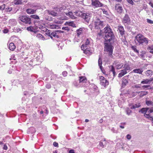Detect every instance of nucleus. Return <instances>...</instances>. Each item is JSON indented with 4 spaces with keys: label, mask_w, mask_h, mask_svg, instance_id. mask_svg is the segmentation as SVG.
I'll list each match as a JSON object with an SVG mask.
<instances>
[{
    "label": "nucleus",
    "mask_w": 153,
    "mask_h": 153,
    "mask_svg": "<svg viewBox=\"0 0 153 153\" xmlns=\"http://www.w3.org/2000/svg\"><path fill=\"white\" fill-rule=\"evenodd\" d=\"M149 40L140 34H138L135 37V42L137 45H147Z\"/></svg>",
    "instance_id": "obj_1"
},
{
    "label": "nucleus",
    "mask_w": 153,
    "mask_h": 153,
    "mask_svg": "<svg viewBox=\"0 0 153 153\" xmlns=\"http://www.w3.org/2000/svg\"><path fill=\"white\" fill-rule=\"evenodd\" d=\"M105 45L104 51L108 52V55L111 57H112L113 56L112 46L111 45H109L108 42H104Z\"/></svg>",
    "instance_id": "obj_2"
},
{
    "label": "nucleus",
    "mask_w": 153,
    "mask_h": 153,
    "mask_svg": "<svg viewBox=\"0 0 153 153\" xmlns=\"http://www.w3.org/2000/svg\"><path fill=\"white\" fill-rule=\"evenodd\" d=\"M115 38L113 33H110L105 34L104 38L105 40L104 42H109L113 40Z\"/></svg>",
    "instance_id": "obj_3"
},
{
    "label": "nucleus",
    "mask_w": 153,
    "mask_h": 153,
    "mask_svg": "<svg viewBox=\"0 0 153 153\" xmlns=\"http://www.w3.org/2000/svg\"><path fill=\"white\" fill-rule=\"evenodd\" d=\"M95 28L96 29H100L103 27V22L101 21L99 18H97L94 22Z\"/></svg>",
    "instance_id": "obj_4"
},
{
    "label": "nucleus",
    "mask_w": 153,
    "mask_h": 153,
    "mask_svg": "<svg viewBox=\"0 0 153 153\" xmlns=\"http://www.w3.org/2000/svg\"><path fill=\"white\" fill-rule=\"evenodd\" d=\"M99 80L100 84L104 88H106V86L109 85L108 81L104 77L102 76H100Z\"/></svg>",
    "instance_id": "obj_5"
},
{
    "label": "nucleus",
    "mask_w": 153,
    "mask_h": 153,
    "mask_svg": "<svg viewBox=\"0 0 153 153\" xmlns=\"http://www.w3.org/2000/svg\"><path fill=\"white\" fill-rule=\"evenodd\" d=\"M19 20L23 22L28 24H30V19L25 16H20L19 17Z\"/></svg>",
    "instance_id": "obj_6"
},
{
    "label": "nucleus",
    "mask_w": 153,
    "mask_h": 153,
    "mask_svg": "<svg viewBox=\"0 0 153 153\" xmlns=\"http://www.w3.org/2000/svg\"><path fill=\"white\" fill-rule=\"evenodd\" d=\"M91 17V14L87 13H83L82 16V18L87 22H89Z\"/></svg>",
    "instance_id": "obj_7"
},
{
    "label": "nucleus",
    "mask_w": 153,
    "mask_h": 153,
    "mask_svg": "<svg viewBox=\"0 0 153 153\" xmlns=\"http://www.w3.org/2000/svg\"><path fill=\"white\" fill-rule=\"evenodd\" d=\"M92 41L91 38L87 39L86 40L84 44H82L81 47L82 50L85 49V47H88V46L90 45V43Z\"/></svg>",
    "instance_id": "obj_8"
},
{
    "label": "nucleus",
    "mask_w": 153,
    "mask_h": 153,
    "mask_svg": "<svg viewBox=\"0 0 153 153\" xmlns=\"http://www.w3.org/2000/svg\"><path fill=\"white\" fill-rule=\"evenodd\" d=\"M130 21L128 15L126 14L123 18L122 22L125 25H126L130 23Z\"/></svg>",
    "instance_id": "obj_9"
},
{
    "label": "nucleus",
    "mask_w": 153,
    "mask_h": 153,
    "mask_svg": "<svg viewBox=\"0 0 153 153\" xmlns=\"http://www.w3.org/2000/svg\"><path fill=\"white\" fill-rule=\"evenodd\" d=\"M92 4L96 7H102L103 4L98 0H91Z\"/></svg>",
    "instance_id": "obj_10"
},
{
    "label": "nucleus",
    "mask_w": 153,
    "mask_h": 153,
    "mask_svg": "<svg viewBox=\"0 0 153 153\" xmlns=\"http://www.w3.org/2000/svg\"><path fill=\"white\" fill-rule=\"evenodd\" d=\"M115 9L117 12L120 14L122 13L123 11V9L121 5L118 4H116Z\"/></svg>",
    "instance_id": "obj_11"
},
{
    "label": "nucleus",
    "mask_w": 153,
    "mask_h": 153,
    "mask_svg": "<svg viewBox=\"0 0 153 153\" xmlns=\"http://www.w3.org/2000/svg\"><path fill=\"white\" fill-rule=\"evenodd\" d=\"M37 28L36 27H32L31 26L27 27V30L29 31L34 33V34L38 33V30H37Z\"/></svg>",
    "instance_id": "obj_12"
},
{
    "label": "nucleus",
    "mask_w": 153,
    "mask_h": 153,
    "mask_svg": "<svg viewBox=\"0 0 153 153\" xmlns=\"http://www.w3.org/2000/svg\"><path fill=\"white\" fill-rule=\"evenodd\" d=\"M34 56L36 57V60L38 61L41 62L42 61V55L39 52H38V53L36 54Z\"/></svg>",
    "instance_id": "obj_13"
},
{
    "label": "nucleus",
    "mask_w": 153,
    "mask_h": 153,
    "mask_svg": "<svg viewBox=\"0 0 153 153\" xmlns=\"http://www.w3.org/2000/svg\"><path fill=\"white\" fill-rule=\"evenodd\" d=\"M147 52L145 51H142L140 52L139 56L140 58L143 60H145L146 57V55Z\"/></svg>",
    "instance_id": "obj_14"
},
{
    "label": "nucleus",
    "mask_w": 153,
    "mask_h": 153,
    "mask_svg": "<svg viewBox=\"0 0 153 153\" xmlns=\"http://www.w3.org/2000/svg\"><path fill=\"white\" fill-rule=\"evenodd\" d=\"M33 35L39 40H44L45 39L44 37L41 34L36 33L35 34H33Z\"/></svg>",
    "instance_id": "obj_15"
},
{
    "label": "nucleus",
    "mask_w": 153,
    "mask_h": 153,
    "mask_svg": "<svg viewBox=\"0 0 153 153\" xmlns=\"http://www.w3.org/2000/svg\"><path fill=\"white\" fill-rule=\"evenodd\" d=\"M118 27L120 34L121 36H123L125 34V30L123 27L122 25H119Z\"/></svg>",
    "instance_id": "obj_16"
},
{
    "label": "nucleus",
    "mask_w": 153,
    "mask_h": 153,
    "mask_svg": "<svg viewBox=\"0 0 153 153\" xmlns=\"http://www.w3.org/2000/svg\"><path fill=\"white\" fill-rule=\"evenodd\" d=\"M104 31L103 33L105 34L107 33H113L110 26H108L105 27L104 28Z\"/></svg>",
    "instance_id": "obj_17"
},
{
    "label": "nucleus",
    "mask_w": 153,
    "mask_h": 153,
    "mask_svg": "<svg viewBox=\"0 0 153 153\" xmlns=\"http://www.w3.org/2000/svg\"><path fill=\"white\" fill-rule=\"evenodd\" d=\"M153 80V78H151L150 79H143V80L142 81L141 83L143 84H147L150 82H151Z\"/></svg>",
    "instance_id": "obj_18"
},
{
    "label": "nucleus",
    "mask_w": 153,
    "mask_h": 153,
    "mask_svg": "<svg viewBox=\"0 0 153 153\" xmlns=\"http://www.w3.org/2000/svg\"><path fill=\"white\" fill-rule=\"evenodd\" d=\"M143 71V70L142 68L134 69L133 71V72L134 73L141 74H142Z\"/></svg>",
    "instance_id": "obj_19"
},
{
    "label": "nucleus",
    "mask_w": 153,
    "mask_h": 153,
    "mask_svg": "<svg viewBox=\"0 0 153 153\" xmlns=\"http://www.w3.org/2000/svg\"><path fill=\"white\" fill-rule=\"evenodd\" d=\"M114 64L116 68L117 69H120L123 66V63H121L119 62H114Z\"/></svg>",
    "instance_id": "obj_20"
},
{
    "label": "nucleus",
    "mask_w": 153,
    "mask_h": 153,
    "mask_svg": "<svg viewBox=\"0 0 153 153\" xmlns=\"http://www.w3.org/2000/svg\"><path fill=\"white\" fill-rule=\"evenodd\" d=\"M122 86L123 88L128 84V82L126 79L124 77L122 78Z\"/></svg>",
    "instance_id": "obj_21"
},
{
    "label": "nucleus",
    "mask_w": 153,
    "mask_h": 153,
    "mask_svg": "<svg viewBox=\"0 0 153 153\" xmlns=\"http://www.w3.org/2000/svg\"><path fill=\"white\" fill-rule=\"evenodd\" d=\"M23 0H13V3L15 5H21L23 3Z\"/></svg>",
    "instance_id": "obj_22"
},
{
    "label": "nucleus",
    "mask_w": 153,
    "mask_h": 153,
    "mask_svg": "<svg viewBox=\"0 0 153 153\" xmlns=\"http://www.w3.org/2000/svg\"><path fill=\"white\" fill-rule=\"evenodd\" d=\"M127 73V71L125 70H122L118 74V77H121Z\"/></svg>",
    "instance_id": "obj_23"
},
{
    "label": "nucleus",
    "mask_w": 153,
    "mask_h": 153,
    "mask_svg": "<svg viewBox=\"0 0 153 153\" xmlns=\"http://www.w3.org/2000/svg\"><path fill=\"white\" fill-rule=\"evenodd\" d=\"M79 83L85 82L87 80L85 76H80L79 77Z\"/></svg>",
    "instance_id": "obj_24"
},
{
    "label": "nucleus",
    "mask_w": 153,
    "mask_h": 153,
    "mask_svg": "<svg viewBox=\"0 0 153 153\" xmlns=\"http://www.w3.org/2000/svg\"><path fill=\"white\" fill-rule=\"evenodd\" d=\"M145 74L147 76H150L153 75V71L151 70H148L145 72Z\"/></svg>",
    "instance_id": "obj_25"
},
{
    "label": "nucleus",
    "mask_w": 153,
    "mask_h": 153,
    "mask_svg": "<svg viewBox=\"0 0 153 153\" xmlns=\"http://www.w3.org/2000/svg\"><path fill=\"white\" fill-rule=\"evenodd\" d=\"M15 46L13 42L10 43L9 45V49L11 51H13L15 48Z\"/></svg>",
    "instance_id": "obj_26"
},
{
    "label": "nucleus",
    "mask_w": 153,
    "mask_h": 153,
    "mask_svg": "<svg viewBox=\"0 0 153 153\" xmlns=\"http://www.w3.org/2000/svg\"><path fill=\"white\" fill-rule=\"evenodd\" d=\"M147 50L149 52L153 54V45H149L147 48Z\"/></svg>",
    "instance_id": "obj_27"
},
{
    "label": "nucleus",
    "mask_w": 153,
    "mask_h": 153,
    "mask_svg": "<svg viewBox=\"0 0 153 153\" xmlns=\"http://www.w3.org/2000/svg\"><path fill=\"white\" fill-rule=\"evenodd\" d=\"M50 28L52 29H57L59 28V25L56 24L55 23H53L50 25Z\"/></svg>",
    "instance_id": "obj_28"
},
{
    "label": "nucleus",
    "mask_w": 153,
    "mask_h": 153,
    "mask_svg": "<svg viewBox=\"0 0 153 153\" xmlns=\"http://www.w3.org/2000/svg\"><path fill=\"white\" fill-rule=\"evenodd\" d=\"M9 23L11 25L14 26L16 24V21L15 19H11L9 21Z\"/></svg>",
    "instance_id": "obj_29"
},
{
    "label": "nucleus",
    "mask_w": 153,
    "mask_h": 153,
    "mask_svg": "<svg viewBox=\"0 0 153 153\" xmlns=\"http://www.w3.org/2000/svg\"><path fill=\"white\" fill-rule=\"evenodd\" d=\"M144 116L147 119L151 121H153V117L151 116L149 114H144Z\"/></svg>",
    "instance_id": "obj_30"
},
{
    "label": "nucleus",
    "mask_w": 153,
    "mask_h": 153,
    "mask_svg": "<svg viewBox=\"0 0 153 153\" xmlns=\"http://www.w3.org/2000/svg\"><path fill=\"white\" fill-rule=\"evenodd\" d=\"M74 13V15H75L76 16H80L82 17V15L83 13H82L80 11L78 10Z\"/></svg>",
    "instance_id": "obj_31"
},
{
    "label": "nucleus",
    "mask_w": 153,
    "mask_h": 153,
    "mask_svg": "<svg viewBox=\"0 0 153 153\" xmlns=\"http://www.w3.org/2000/svg\"><path fill=\"white\" fill-rule=\"evenodd\" d=\"M36 10L31 9H28L27 10L26 12L28 14H33L35 13Z\"/></svg>",
    "instance_id": "obj_32"
},
{
    "label": "nucleus",
    "mask_w": 153,
    "mask_h": 153,
    "mask_svg": "<svg viewBox=\"0 0 153 153\" xmlns=\"http://www.w3.org/2000/svg\"><path fill=\"white\" fill-rule=\"evenodd\" d=\"M149 108H143L141 109L140 111H141L142 113L144 114H146Z\"/></svg>",
    "instance_id": "obj_33"
},
{
    "label": "nucleus",
    "mask_w": 153,
    "mask_h": 153,
    "mask_svg": "<svg viewBox=\"0 0 153 153\" xmlns=\"http://www.w3.org/2000/svg\"><path fill=\"white\" fill-rule=\"evenodd\" d=\"M138 94H139V95L140 97H143L144 96L148 94L147 92L146 91H141L140 92H138Z\"/></svg>",
    "instance_id": "obj_34"
},
{
    "label": "nucleus",
    "mask_w": 153,
    "mask_h": 153,
    "mask_svg": "<svg viewBox=\"0 0 153 153\" xmlns=\"http://www.w3.org/2000/svg\"><path fill=\"white\" fill-rule=\"evenodd\" d=\"M48 13L49 14L51 15L54 16L57 15V13L53 11H48Z\"/></svg>",
    "instance_id": "obj_35"
},
{
    "label": "nucleus",
    "mask_w": 153,
    "mask_h": 153,
    "mask_svg": "<svg viewBox=\"0 0 153 153\" xmlns=\"http://www.w3.org/2000/svg\"><path fill=\"white\" fill-rule=\"evenodd\" d=\"M88 47H85V49L82 50L84 51V53L86 54H89L90 53V50H88Z\"/></svg>",
    "instance_id": "obj_36"
},
{
    "label": "nucleus",
    "mask_w": 153,
    "mask_h": 153,
    "mask_svg": "<svg viewBox=\"0 0 153 153\" xmlns=\"http://www.w3.org/2000/svg\"><path fill=\"white\" fill-rule=\"evenodd\" d=\"M12 9V8L10 7H6L5 6V8L4 9L5 11L7 12H10Z\"/></svg>",
    "instance_id": "obj_37"
},
{
    "label": "nucleus",
    "mask_w": 153,
    "mask_h": 153,
    "mask_svg": "<svg viewBox=\"0 0 153 153\" xmlns=\"http://www.w3.org/2000/svg\"><path fill=\"white\" fill-rule=\"evenodd\" d=\"M146 104L148 106H153V102L151 101H146Z\"/></svg>",
    "instance_id": "obj_38"
},
{
    "label": "nucleus",
    "mask_w": 153,
    "mask_h": 153,
    "mask_svg": "<svg viewBox=\"0 0 153 153\" xmlns=\"http://www.w3.org/2000/svg\"><path fill=\"white\" fill-rule=\"evenodd\" d=\"M68 16H69V17L71 19H75L76 17L74 16L72 12H69L68 13Z\"/></svg>",
    "instance_id": "obj_39"
},
{
    "label": "nucleus",
    "mask_w": 153,
    "mask_h": 153,
    "mask_svg": "<svg viewBox=\"0 0 153 153\" xmlns=\"http://www.w3.org/2000/svg\"><path fill=\"white\" fill-rule=\"evenodd\" d=\"M50 36L51 39L53 38V37H58V36L56 35V33L55 32H53L51 33L50 34Z\"/></svg>",
    "instance_id": "obj_40"
},
{
    "label": "nucleus",
    "mask_w": 153,
    "mask_h": 153,
    "mask_svg": "<svg viewBox=\"0 0 153 153\" xmlns=\"http://www.w3.org/2000/svg\"><path fill=\"white\" fill-rule=\"evenodd\" d=\"M124 70H125L126 71L127 70H129L130 69V68L129 65L127 64H125L124 65Z\"/></svg>",
    "instance_id": "obj_41"
},
{
    "label": "nucleus",
    "mask_w": 153,
    "mask_h": 153,
    "mask_svg": "<svg viewBox=\"0 0 153 153\" xmlns=\"http://www.w3.org/2000/svg\"><path fill=\"white\" fill-rule=\"evenodd\" d=\"M131 48L134 51V52L137 53H139V51L137 49L136 46H132L131 47Z\"/></svg>",
    "instance_id": "obj_42"
},
{
    "label": "nucleus",
    "mask_w": 153,
    "mask_h": 153,
    "mask_svg": "<svg viewBox=\"0 0 153 153\" xmlns=\"http://www.w3.org/2000/svg\"><path fill=\"white\" fill-rule=\"evenodd\" d=\"M77 33L78 36H79L82 33V29L81 28L77 30Z\"/></svg>",
    "instance_id": "obj_43"
},
{
    "label": "nucleus",
    "mask_w": 153,
    "mask_h": 153,
    "mask_svg": "<svg viewBox=\"0 0 153 153\" xmlns=\"http://www.w3.org/2000/svg\"><path fill=\"white\" fill-rule=\"evenodd\" d=\"M30 17L33 19H39V17L36 15H33L30 16Z\"/></svg>",
    "instance_id": "obj_44"
},
{
    "label": "nucleus",
    "mask_w": 153,
    "mask_h": 153,
    "mask_svg": "<svg viewBox=\"0 0 153 153\" xmlns=\"http://www.w3.org/2000/svg\"><path fill=\"white\" fill-rule=\"evenodd\" d=\"M98 65H99V66H100V69H101V68L102 67V59L100 57L99 59Z\"/></svg>",
    "instance_id": "obj_45"
},
{
    "label": "nucleus",
    "mask_w": 153,
    "mask_h": 153,
    "mask_svg": "<svg viewBox=\"0 0 153 153\" xmlns=\"http://www.w3.org/2000/svg\"><path fill=\"white\" fill-rule=\"evenodd\" d=\"M68 25L72 26L73 27H76L75 24L73 22H68Z\"/></svg>",
    "instance_id": "obj_46"
},
{
    "label": "nucleus",
    "mask_w": 153,
    "mask_h": 153,
    "mask_svg": "<svg viewBox=\"0 0 153 153\" xmlns=\"http://www.w3.org/2000/svg\"><path fill=\"white\" fill-rule=\"evenodd\" d=\"M142 88L144 89H148L151 88L150 85H144L142 86Z\"/></svg>",
    "instance_id": "obj_47"
},
{
    "label": "nucleus",
    "mask_w": 153,
    "mask_h": 153,
    "mask_svg": "<svg viewBox=\"0 0 153 153\" xmlns=\"http://www.w3.org/2000/svg\"><path fill=\"white\" fill-rule=\"evenodd\" d=\"M68 69H69L68 71L69 72V75L71 76L73 74V72L71 69V67L70 66L68 67Z\"/></svg>",
    "instance_id": "obj_48"
},
{
    "label": "nucleus",
    "mask_w": 153,
    "mask_h": 153,
    "mask_svg": "<svg viewBox=\"0 0 153 153\" xmlns=\"http://www.w3.org/2000/svg\"><path fill=\"white\" fill-rule=\"evenodd\" d=\"M126 111L127 114L128 115H129L131 112V111L129 108L126 109Z\"/></svg>",
    "instance_id": "obj_49"
},
{
    "label": "nucleus",
    "mask_w": 153,
    "mask_h": 153,
    "mask_svg": "<svg viewBox=\"0 0 153 153\" xmlns=\"http://www.w3.org/2000/svg\"><path fill=\"white\" fill-rule=\"evenodd\" d=\"M5 8V5L4 4L0 6V10H3Z\"/></svg>",
    "instance_id": "obj_50"
},
{
    "label": "nucleus",
    "mask_w": 153,
    "mask_h": 153,
    "mask_svg": "<svg viewBox=\"0 0 153 153\" xmlns=\"http://www.w3.org/2000/svg\"><path fill=\"white\" fill-rule=\"evenodd\" d=\"M30 130L31 131V133H33L36 132L35 129L33 127H31L30 128Z\"/></svg>",
    "instance_id": "obj_51"
},
{
    "label": "nucleus",
    "mask_w": 153,
    "mask_h": 153,
    "mask_svg": "<svg viewBox=\"0 0 153 153\" xmlns=\"http://www.w3.org/2000/svg\"><path fill=\"white\" fill-rule=\"evenodd\" d=\"M147 22L150 24H153V21L152 20H151L149 19H147Z\"/></svg>",
    "instance_id": "obj_52"
},
{
    "label": "nucleus",
    "mask_w": 153,
    "mask_h": 153,
    "mask_svg": "<svg viewBox=\"0 0 153 153\" xmlns=\"http://www.w3.org/2000/svg\"><path fill=\"white\" fill-rule=\"evenodd\" d=\"M148 113L149 114L151 113H152L153 112V107L151 108L149 110H148Z\"/></svg>",
    "instance_id": "obj_53"
},
{
    "label": "nucleus",
    "mask_w": 153,
    "mask_h": 153,
    "mask_svg": "<svg viewBox=\"0 0 153 153\" xmlns=\"http://www.w3.org/2000/svg\"><path fill=\"white\" fill-rule=\"evenodd\" d=\"M62 75L64 76H66L67 75V72L66 71H64L62 73Z\"/></svg>",
    "instance_id": "obj_54"
},
{
    "label": "nucleus",
    "mask_w": 153,
    "mask_h": 153,
    "mask_svg": "<svg viewBox=\"0 0 153 153\" xmlns=\"http://www.w3.org/2000/svg\"><path fill=\"white\" fill-rule=\"evenodd\" d=\"M127 1L128 3L132 5H133L134 4L133 2L131 0H127Z\"/></svg>",
    "instance_id": "obj_55"
},
{
    "label": "nucleus",
    "mask_w": 153,
    "mask_h": 153,
    "mask_svg": "<svg viewBox=\"0 0 153 153\" xmlns=\"http://www.w3.org/2000/svg\"><path fill=\"white\" fill-rule=\"evenodd\" d=\"M110 67H111V68L110 71L112 72V71L114 72V71H115V69H114V66L113 65H111L110 66Z\"/></svg>",
    "instance_id": "obj_56"
},
{
    "label": "nucleus",
    "mask_w": 153,
    "mask_h": 153,
    "mask_svg": "<svg viewBox=\"0 0 153 153\" xmlns=\"http://www.w3.org/2000/svg\"><path fill=\"white\" fill-rule=\"evenodd\" d=\"M51 85L50 84H48L46 85V87L48 89H49L51 88Z\"/></svg>",
    "instance_id": "obj_57"
},
{
    "label": "nucleus",
    "mask_w": 153,
    "mask_h": 153,
    "mask_svg": "<svg viewBox=\"0 0 153 153\" xmlns=\"http://www.w3.org/2000/svg\"><path fill=\"white\" fill-rule=\"evenodd\" d=\"M53 145L55 147H58V144L57 143L54 142L53 143Z\"/></svg>",
    "instance_id": "obj_58"
},
{
    "label": "nucleus",
    "mask_w": 153,
    "mask_h": 153,
    "mask_svg": "<svg viewBox=\"0 0 153 153\" xmlns=\"http://www.w3.org/2000/svg\"><path fill=\"white\" fill-rule=\"evenodd\" d=\"M99 145L100 146L102 147H104V145L103 144V142L101 141H100L99 143Z\"/></svg>",
    "instance_id": "obj_59"
},
{
    "label": "nucleus",
    "mask_w": 153,
    "mask_h": 153,
    "mask_svg": "<svg viewBox=\"0 0 153 153\" xmlns=\"http://www.w3.org/2000/svg\"><path fill=\"white\" fill-rule=\"evenodd\" d=\"M126 138L128 140H130L131 138V136L130 134H127L126 136Z\"/></svg>",
    "instance_id": "obj_60"
},
{
    "label": "nucleus",
    "mask_w": 153,
    "mask_h": 153,
    "mask_svg": "<svg viewBox=\"0 0 153 153\" xmlns=\"http://www.w3.org/2000/svg\"><path fill=\"white\" fill-rule=\"evenodd\" d=\"M129 106L130 107V108L131 109H135V106L134 105H130Z\"/></svg>",
    "instance_id": "obj_61"
},
{
    "label": "nucleus",
    "mask_w": 153,
    "mask_h": 153,
    "mask_svg": "<svg viewBox=\"0 0 153 153\" xmlns=\"http://www.w3.org/2000/svg\"><path fill=\"white\" fill-rule=\"evenodd\" d=\"M134 105L135 106V108H139V107H140V104H136Z\"/></svg>",
    "instance_id": "obj_62"
},
{
    "label": "nucleus",
    "mask_w": 153,
    "mask_h": 153,
    "mask_svg": "<svg viewBox=\"0 0 153 153\" xmlns=\"http://www.w3.org/2000/svg\"><path fill=\"white\" fill-rule=\"evenodd\" d=\"M54 23L57 24H61L62 23V22L61 21H56L54 22Z\"/></svg>",
    "instance_id": "obj_63"
},
{
    "label": "nucleus",
    "mask_w": 153,
    "mask_h": 153,
    "mask_svg": "<svg viewBox=\"0 0 153 153\" xmlns=\"http://www.w3.org/2000/svg\"><path fill=\"white\" fill-rule=\"evenodd\" d=\"M3 148V149L7 150V147L6 145H4Z\"/></svg>",
    "instance_id": "obj_64"
}]
</instances>
